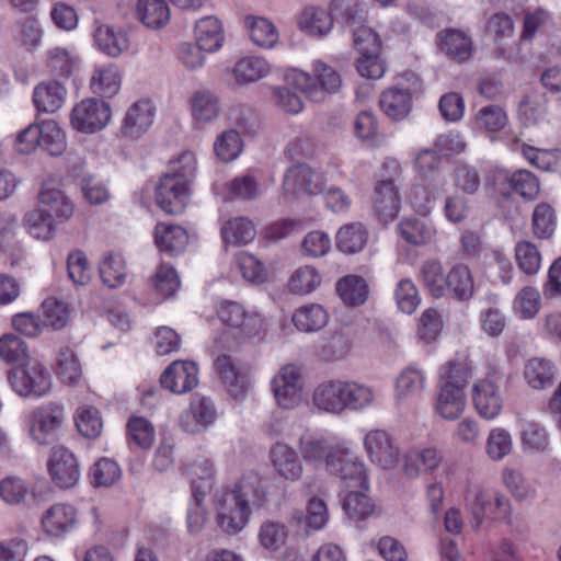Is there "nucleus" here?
Here are the masks:
<instances>
[{
	"mask_svg": "<svg viewBox=\"0 0 561 561\" xmlns=\"http://www.w3.org/2000/svg\"><path fill=\"white\" fill-rule=\"evenodd\" d=\"M286 82L309 100L321 102L327 95L339 91L342 79L333 67L317 60L312 66V73L294 69L286 75Z\"/></svg>",
	"mask_w": 561,
	"mask_h": 561,
	"instance_id": "obj_2",
	"label": "nucleus"
},
{
	"mask_svg": "<svg viewBox=\"0 0 561 561\" xmlns=\"http://www.w3.org/2000/svg\"><path fill=\"white\" fill-rule=\"evenodd\" d=\"M472 400L480 416L495 419L503 408V399L496 383L490 379H480L473 383Z\"/></svg>",
	"mask_w": 561,
	"mask_h": 561,
	"instance_id": "obj_25",
	"label": "nucleus"
},
{
	"mask_svg": "<svg viewBox=\"0 0 561 561\" xmlns=\"http://www.w3.org/2000/svg\"><path fill=\"white\" fill-rule=\"evenodd\" d=\"M272 71L271 64L263 57L247 56L240 58L226 75L232 85L244 87L266 78Z\"/></svg>",
	"mask_w": 561,
	"mask_h": 561,
	"instance_id": "obj_20",
	"label": "nucleus"
},
{
	"mask_svg": "<svg viewBox=\"0 0 561 561\" xmlns=\"http://www.w3.org/2000/svg\"><path fill=\"white\" fill-rule=\"evenodd\" d=\"M268 459L276 477L286 482L299 481L305 472L302 458L299 453L286 443H275L268 454Z\"/></svg>",
	"mask_w": 561,
	"mask_h": 561,
	"instance_id": "obj_14",
	"label": "nucleus"
},
{
	"mask_svg": "<svg viewBox=\"0 0 561 561\" xmlns=\"http://www.w3.org/2000/svg\"><path fill=\"white\" fill-rule=\"evenodd\" d=\"M401 198L397 185L390 179L377 181L374 187L373 209L385 224L393 221L400 211Z\"/></svg>",
	"mask_w": 561,
	"mask_h": 561,
	"instance_id": "obj_19",
	"label": "nucleus"
},
{
	"mask_svg": "<svg viewBox=\"0 0 561 561\" xmlns=\"http://www.w3.org/2000/svg\"><path fill=\"white\" fill-rule=\"evenodd\" d=\"M513 438L503 427L492 428L485 440V454L491 461H502L513 451Z\"/></svg>",
	"mask_w": 561,
	"mask_h": 561,
	"instance_id": "obj_59",
	"label": "nucleus"
},
{
	"mask_svg": "<svg viewBox=\"0 0 561 561\" xmlns=\"http://www.w3.org/2000/svg\"><path fill=\"white\" fill-rule=\"evenodd\" d=\"M78 522V513L75 506L58 503L45 511L41 518L43 531L49 537H62L71 531Z\"/></svg>",
	"mask_w": 561,
	"mask_h": 561,
	"instance_id": "obj_23",
	"label": "nucleus"
},
{
	"mask_svg": "<svg viewBox=\"0 0 561 561\" xmlns=\"http://www.w3.org/2000/svg\"><path fill=\"white\" fill-rule=\"evenodd\" d=\"M216 511L217 526L227 535H237L242 531L252 513L244 500H238L227 493L217 500Z\"/></svg>",
	"mask_w": 561,
	"mask_h": 561,
	"instance_id": "obj_13",
	"label": "nucleus"
},
{
	"mask_svg": "<svg viewBox=\"0 0 561 561\" xmlns=\"http://www.w3.org/2000/svg\"><path fill=\"white\" fill-rule=\"evenodd\" d=\"M214 474V465L209 459L198 458L190 466L191 484L195 497H204L210 490Z\"/></svg>",
	"mask_w": 561,
	"mask_h": 561,
	"instance_id": "obj_61",
	"label": "nucleus"
},
{
	"mask_svg": "<svg viewBox=\"0 0 561 561\" xmlns=\"http://www.w3.org/2000/svg\"><path fill=\"white\" fill-rule=\"evenodd\" d=\"M465 501L467 508L474 518L477 528L481 525L484 517L503 519L511 513V503L505 495L480 485H470L467 489Z\"/></svg>",
	"mask_w": 561,
	"mask_h": 561,
	"instance_id": "obj_3",
	"label": "nucleus"
},
{
	"mask_svg": "<svg viewBox=\"0 0 561 561\" xmlns=\"http://www.w3.org/2000/svg\"><path fill=\"white\" fill-rule=\"evenodd\" d=\"M56 374L67 385H76L81 379V364L71 348H60L57 356Z\"/></svg>",
	"mask_w": 561,
	"mask_h": 561,
	"instance_id": "obj_60",
	"label": "nucleus"
},
{
	"mask_svg": "<svg viewBox=\"0 0 561 561\" xmlns=\"http://www.w3.org/2000/svg\"><path fill=\"white\" fill-rule=\"evenodd\" d=\"M136 18L150 30H160L170 21V8L165 0H138Z\"/></svg>",
	"mask_w": 561,
	"mask_h": 561,
	"instance_id": "obj_39",
	"label": "nucleus"
},
{
	"mask_svg": "<svg viewBox=\"0 0 561 561\" xmlns=\"http://www.w3.org/2000/svg\"><path fill=\"white\" fill-rule=\"evenodd\" d=\"M215 367L230 396L236 399L244 398L251 386L249 373L236 366L228 355L217 356Z\"/></svg>",
	"mask_w": 561,
	"mask_h": 561,
	"instance_id": "obj_26",
	"label": "nucleus"
},
{
	"mask_svg": "<svg viewBox=\"0 0 561 561\" xmlns=\"http://www.w3.org/2000/svg\"><path fill=\"white\" fill-rule=\"evenodd\" d=\"M41 147L51 156H60L67 148L66 134L54 119L42 122Z\"/></svg>",
	"mask_w": 561,
	"mask_h": 561,
	"instance_id": "obj_63",
	"label": "nucleus"
},
{
	"mask_svg": "<svg viewBox=\"0 0 561 561\" xmlns=\"http://www.w3.org/2000/svg\"><path fill=\"white\" fill-rule=\"evenodd\" d=\"M149 283L154 293L161 299L173 296L181 286L178 272L172 265L167 263L158 265L154 274L150 277Z\"/></svg>",
	"mask_w": 561,
	"mask_h": 561,
	"instance_id": "obj_53",
	"label": "nucleus"
},
{
	"mask_svg": "<svg viewBox=\"0 0 561 561\" xmlns=\"http://www.w3.org/2000/svg\"><path fill=\"white\" fill-rule=\"evenodd\" d=\"M520 444L524 450L542 453L548 449L549 438L546 428L538 422L519 419L518 422Z\"/></svg>",
	"mask_w": 561,
	"mask_h": 561,
	"instance_id": "obj_45",
	"label": "nucleus"
},
{
	"mask_svg": "<svg viewBox=\"0 0 561 561\" xmlns=\"http://www.w3.org/2000/svg\"><path fill=\"white\" fill-rule=\"evenodd\" d=\"M24 224L32 237L48 241L54 238L60 222L37 207L25 214Z\"/></svg>",
	"mask_w": 561,
	"mask_h": 561,
	"instance_id": "obj_49",
	"label": "nucleus"
},
{
	"mask_svg": "<svg viewBox=\"0 0 561 561\" xmlns=\"http://www.w3.org/2000/svg\"><path fill=\"white\" fill-rule=\"evenodd\" d=\"M191 197L190 184L175 174H164L156 186V202L169 215L184 211Z\"/></svg>",
	"mask_w": 561,
	"mask_h": 561,
	"instance_id": "obj_11",
	"label": "nucleus"
},
{
	"mask_svg": "<svg viewBox=\"0 0 561 561\" xmlns=\"http://www.w3.org/2000/svg\"><path fill=\"white\" fill-rule=\"evenodd\" d=\"M524 378L533 389L547 388L552 385L556 378V367L549 359L530 358L525 364Z\"/></svg>",
	"mask_w": 561,
	"mask_h": 561,
	"instance_id": "obj_47",
	"label": "nucleus"
},
{
	"mask_svg": "<svg viewBox=\"0 0 561 561\" xmlns=\"http://www.w3.org/2000/svg\"><path fill=\"white\" fill-rule=\"evenodd\" d=\"M218 316L224 324L234 331L238 340L253 337L265 330V320L259 312L247 310L236 301L222 302Z\"/></svg>",
	"mask_w": 561,
	"mask_h": 561,
	"instance_id": "obj_7",
	"label": "nucleus"
},
{
	"mask_svg": "<svg viewBox=\"0 0 561 561\" xmlns=\"http://www.w3.org/2000/svg\"><path fill=\"white\" fill-rule=\"evenodd\" d=\"M48 472L53 482L61 488L75 486L80 478V468L75 454L65 446H55L48 460Z\"/></svg>",
	"mask_w": 561,
	"mask_h": 561,
	"instance_id": "obj_15",
	"label": "nucleus"
},
{
	"mask_svg": "<svg viewBox=\"0 0 561 561\" xmlns=\"http://www.w3.org/2000/svg\"><path fill=\"white\" fill-rule=\"evenodd\" d=\"M191 115L197 124L215 121L221 112L220 98L209 90H198L190 99Z\"/></svg>",
	"mask_w": 561,
	"mask_h": 561,
	"instance_id": "obj_35",
	"label": "nucleus"
},
{
	"mask_svg": "<svg viewBox=\"0 0 561 561\" xmlns=\"http://www.w3.org/2000/svg\"><path fill=\"white\" fill-rule=\"evenodd\" d=\"M299 27L311 36H327L333 27L332 12L319 7H308L298 19Z\"/></svg>",
	"mask_w": 561,
	"mask_h": 561,
	"instance_id": "obj_42",
	"label": "nucleus"
},
{
	"mask_svg": "<svg viewBox=\"0 0 561 561\" xmlns=\"http://www.w3.org/2000/svg\"><path fill=\"white\" fill-rule=\"evenodd\" d=\"M245 25L252 42L263 48H272L278 41L276 26L266 18L248 16Z\"/></svg>",
	"mask_w": 561,
	"mask_h": 561,
	"instance_id": "obj_54",
	"label": "nucleus"
},
{
	"mask_svg": "<svg viewBox=\"0 0 561 561\" xmlns=\"http://www.w3.org/2000/svg\"><path fill=\"white\" fill-rule=\"evenodd\" d=\"M437 41L439 49L458 62H465L472 56V41L460 30H444L437 34Z\"/></svg>",
	"mask_w": 561,
	"mask_h": 561,
	"instance_id": "obj_32",
	"label": "nucleus"
},
{
	"mask_svg": "<svg viewBox=\"0 0 561 561\" xmlns=\"http://www.w3.org/2000/svg\"><path fill=\"white\" fill-rule=\"evenodd\" d=\"M92 36L96 49L111 58L122 56L130 46L129 36L122 27L99 24Z\"/></svg>",
	"mask_w": 561,
	"mask_h": 561,
	"instance_id": "obj_28",
	"label": "nucleus"
},
{
	"mask_svg": "<svg viewBox=\"0 0 561 561\" xmlns=\"http://www.w3.org/2000/svg\"><path fill=\"white\" fill-rule=\"evenodd\" d=\"M312 407L320 413L344 414L343 380L331 379L320 382L311 394Z\"/></svg>",
	"mask_w": 561,
	"mask_h": 561,
	"instance_id": "obj_21",
	"label": "nucleus"
},
{
	"mask_svg": "<svg viewBox=\"0 0 561 561\" xmlns=\"http://www.w3.org/2000/svg\"><path fill=\"white\" fill-rule=\"evenodd\" d=\"M426 388V374L416 365H409L396 379L394 401L398 405L408 404L421 398Z\"/></svg>",
	"mask_w": 561,
	"mask_h": 561,
	"instance_id": "obj_22",
	"label": "nucleus"
},
{
	"mask_svg": "<svg viewBox=\"0 0 561 561\" xmlns=\"http://www.w3.org/2000/svg\"><path fill=\"white\" fill-rule=\"evenodd\" d=\"M163 388L175 394H183L198 385V368L191 360H174L160 376Z\"/></svg>",
	"mask_w": 561,
	"mask_h": 561,
	"instance_id": "obj_17",
	"label": "nucleus"
},
{
	"mask_svg": "<svg viewBox=\"0 0 561 561\" xmlns=\"http://www.w3.org/2000/svg\"><path fill=\"white\" fill-rule=\"evenodd\" d=\"M9 382L20 396L42 397L51 388V376L39 360L31 358L25 362L23 368L15 369L9 375Z\"/></svg>",
	"mask_w": 561,
	"mask_h": 561,
	"instance_id": "obj_6",
	"label": "nucleus"
},
{
	"mask_svg": "<svg viewBox=\"0 0 561 561\" xmlns=\"http://www.w3.org/2000/svg\"><path fill=\"white\" fill-rule=\"evenodd\" d=\"M66 421L65 407L58 402H48L35 409L30 416V436L41 445H47L58 438Z\"/></svg>",
	"mask_w": 561,
	"mask_h": 561,
	"instance_id": "obj_5",
	"label": "nucleus"
},
{
	"mask_svg": "<svg viewBox=\"0 0 561 561\" xmlns=\"http://www.w3.org/2000/svg\"><path fill=\"white\" fill-rule=\"evenodd\" d=\"M331 472L340 476L341 483L345 488V491L358 489L368 490L369 488L365 463L356 457H352L347 447L346 454L343 455L342 459L337 460L336 471Z\"/></svg>",
	"mask_w": 561,
	"mask_h": 561,
	"instance_id": "obj_30",
	"label": "nucleus"
},
{
	"mask_svg": "<svg viewBox=\"0 0 561 561\" xmlns=\"http://www.w3.org/2000/svg\"><path fill=\"white\" fill-rule=\"evenodd\" d=\"M301 377V368L293 364L283 366L273 377L272 391L282 409L291 410L302 402Z\"/></svg>",
	"mask_w": 561,
	"mask_h": 561,
	"instance_id": "obj_10",
	"label": "nucleus"
},
{
	"mask_svg": "<svg viewBox=\"0 0 561 561\" xmlns=\"http://www.w3.org/2000/svg\"><path fill=\"white\" fill-rule=\"evenodd\" d=\"M216 420V410L213 401L203 396H194L190 408L182 414L181 427L191 434L199 433L211 425Z\"/></svg>",
	"mask_w": 561,
	"mask_h": 561,
	"instance_id": "obj_24",
	"label": "nucleus"
},
{
	"mask_svg": "<svg viewBox=\"0 0 561 561\" xmlns=\"http://www.w3.org/2000/svg\"><path fill=\"white\" fill-rule=\"evenodd\" d=\"M187 241V233L180 226L163 222L156 226L154 242L160 251L168 252L171 255L181 253L185 249Z\"/></svg>",
	"mask_w": 561,
	"mask_h": 561,
	"instance_id": "obj_43",
	"label": "nucleus"
},
{
	"mask_svg": "<svg viewBox=\"0 0 561 561\" xmlns=\"http://www.w3.org/2000/svg\"><path fill=\"white\" fill-rule=\"evenodd\" d=\"M379 104L389 118L401 121L411 110L412 96L409 90L390 88L382 92Z\"/></svg>",
	"mask_w": 561,
	"mask_h": 561,
	"instance_id": "obj_44",
	"label": "nucleus"
},
{
	"mask_svg": "<svg viewBox=\"0 0 561 561\" xmlns=\"http://www.w3.org/2000/svg\"><path fill=\"white\" fill-rule=\"evenodd\" d=\"M541 308L539 290L533 286L523 287L513 300V312L519 319L530 320L536 318Z\"/></svg>",
	"mask_w": 561,
	"mask_h": 561,
	"instance_id": "obj_58",
	"label": "nucleus"
},
{
	"mask_svg": "<svg viewBox=\"0 0 561 561\" xmlns=\"http://www.w3.org/2000/svg\"><path fill=\"white\" fill-rule=\"evenodd\" d=\"M220 233L226 244L242 245L251 242L256 234L254 225L244 217H237L226 221Z\"/></svg>",
	"mask_w": 561,
	"mask_h": 561,
	"instance_id": "obj_51",
	"label": "nucleus"
},
{
	"mask_svg": "<svg viewBox=\"0 0 561 561\" xmlns=\"http://www.w3.org/2000/svg\"><path fill=\"white\" fill-rule=\"evenodd\" d=\"M336 291L345 305L355 307L366 302L369 288L363 277L347 275L337 282Z\"/></svg>",
	"mask_w": 561,
	"mask_h": 561,
	"instance_id": "obj_48",
	"label": "nucleus"
},
{
	"mask_svg": "<svg viewBox=\"0 0 561 561\" xmlns=\"http://www.w3.org/2000/svg\"><path fill=\"white\" fill-rule=\"evenodd\" d=\"M294 325L301 332L311 333L324 329L329 323V312L316 302L300 306L291 317Z\"/></svg>",
	"mask_w": 561,
	"mask_h": 561,
	"instance_id": "obj_37",
	"label": "nucleus"
},
{
	"mask_svg": "<svg viewBox=\"0 0 561 561\" xmlns=\"http://www.w3.org/2000/svg\"><path fill=\"white\" fill-rule=\"evenodd\" d=\"M321 284L320 272L312 265H302L290 274L287 288L293 295L306 296L314 293Z\"/></svg>",
	"mask_w": 561,
	"mask_h": 561,
	"instance_id": "obj_46",
	"label": "nucleus"
},
{
	"mask_svg": "<svg viewBox=\"0 0 561 561\" xmlns=\"http://www.w3.org/2000/svg\"><path fill=\"white\" fill-rule=\"evenodd\" d=\"M344 413L360 412L374 407L378 401V391L364 382L343 380Z\"/></svg>",
	"mask_w": 561,
	"mask_h": 561,
	"instance_id": "obj_31",
	"label": "nucleus"
},
{
	"mask_svg": "<svg viewBox=\"0 0 561 561\" xmlns=\"http://www.w3.org/2000/svg\"><path fill=\"white\" fill-rule=\"evenodd\" d=\"M47 65L59 77L68 78L80 62L79 56L73 49L56 46L47 51Z\"/></svg>",
	"mask_w": 561,
	"mask_h": 561,
	"instance_id": "obj_57",
	"label": "nucleus"
},
{
	"mask_svg": "<svg viewBox=\"0 0 561 561\" xmlns=\"http://www.w3.org/2000/svg\"><path fill=\"white\" fill-rule=\"evenodd\" d=\"M112 117L111 106L98 99H84L77 103L70 114V123L75 129L93 134L103 129Z\"/></svg>",
	"mask_w": 561,
	"mask_h": 561,
	"instance_id": "obj_9",
	"label": "nucleus"
},
{
	"mask_svg": "<svg viewBox=\"0 0 561 561\" xmlns=\"http://www.w3.org/2000/svg\"><path fill=\"white\" fill-rule=\"evenodd\" d=\"M367 490H350L343 500V510L346 516L354 520L360 522L371 516L374 513V503L366 494Z\"/></svg>",
	"mask_w": 561,
	"mask_h": 561,
	"instance_id": "obj_56",
	"label": "nucleus"
},
{
	"mask_svg": "<svg viewBox=\"0 0 561 561\" xmlns=\"http://www.w3.org/2000/svg\"><path fill=\"white\" fill-rule=\"evenodd\" d=\"M425 289L434 298L448 297L458 302L470 301L476 294L474 276L468 265L457 263L445 273L437 260L424 262L420 271Z\"/></svg>",
	"mask_w": 561,
	"mask_h": 561,
	"instance_id": "obj_1",
	"label": "nucleus"
},
{
	"mask_svg": "<svg viewBox=\"0 0 561 561\" xmlns=\"http://www.w3.org/2000/svg\"><path fill=\"white\" fill-rule=\"evenodd\" d=\"M122 85V73L116 65H100L93 69L90 88L101 96L112 98L116 95Z\"/></svg>",
	"mask_w": 561,
	"mask_h": 561,
	"instance_id": "obj_38",
	"label": "nucleus"
},
{
	"mask_svg": "<svg viewBox=\"0 0 561 561\" xmlns=\"http://www.w3.org/2000/svg\"><path fill=\"white\" fill-rule=\"evenodd\" d=\"M284 195L295 199L317 195L323 191L322 176L305 163L290 167L283 180Z\"/></svg>",
	"mask_w": 561,
	"mask_h": 561,
	"instance_id": "obj_12",
	"label": "nucleus"
},
{
	"mask_svg": "<svg viewBox=\"0 0 561 561\" xmlns=\"http://www.w3.org/2000/svg\"><path fill=\"white\" fill-rule=\"evenodd\" d=\"M330 10L333 22L348 31L367 22V9L362 0H332Z\"/></svg>",
	"mask_w": 561,
	"mask_h": 561,
	"instance_id": "obj_36",
	"label": "nucleus"
},
{
	"mask_svg": "<svg viewBox=\"0 0 561 561\" xmlns=\"http://www.w3.org/2000/svg\"><path fill=\"white\" fill-rule=\"evenodd\" d=\"M467 405L466 392L459 386L439 385L434 402V412L445 421L458 420Z\"/></svg>",
	"mask_w": 561,
	"mask_h": 561,
	"instance_id": "obj_27",
	"label": "nucleus"
},
{
	"mask_svg": "<svg viewBox=\"0 0 561 561\" xmlns=\"http://www.w3.org/2000/svg\"><path fill=\"white\" fill-rule=\"evenodd\" d=\"M37 207L60 224L68 221L75 213L72 201L54 181H46L42 184Z\"/></svg>",
	"mask_w": 561,
	"mask_h": 561,
	"instance_id": "obj_16",
	"label": "nucleus"
},
{
	"mask_svg": "<svg viewBox=\"0 0 561 561\" xmlns=\"http://www.w3.org/2000/svg\"><path fill=\"white\" fill-rule=\"evenodd\" d=\"M238 500H244L245 505L251 508L255 504H261L265 497L262 488V480L256 472L244 474L230 492H226Z\"/></svg>",
	"mask_w": 561,
	"mask_h": 561,
	"instance_id": "obj_50",
	"label": "nucleus"
},
{
	"mask_svg": "<svg viewBox=\"0 0 561 561\" xmlns=\"http://www.w3.org/2000/svg\"><path fill=\"white\" fill-rule=\"evenodd\" d=\"M472 362L466 352L457 353L439 368V385L459 386L465 390L472 377Z\"/></svg>",
	"mask_w": 561,
	"mask_h": 561,
	"instance_id": "obj_34",
	"label": "nucleus"
},
{
	"mask_svg": "<svg viewBox=\"0 0 561 561\" xmlns=\"http://www.w3.org/2000/svg\"><path fill=\"white\" fill-rule=\"evenodd\" d=\"M195 39L206 53L218 50L225 39L221 22L211 15L198 20L195 24Z\"/></svg>",
	"mask_w": 561,
	"mask_h": 561,
	"instance_id": "obj_41",
	"label": "nucleus"
},
{
	"mask_svg": "<svg viewBox=\"0 0 561 561\" xmlns=\"http://www.w3.org/2000/svg\"><path fill=\"white\" fill-rule=\"evenodd\" d=\"M79 433L90 439L98 438L103 431V421L100 411L89 404L80 405L73 415Z\"/></svg>",
	"mask_w": 561,
	"mask_h": 561,
	"instance_id": "obj_55",
	"label": "nucleus"
},
{
	"mask_svg": "<svg viewBox=\"0 0 561 561\" xmlns=\"http://www.w3.org/2000/svg\"><path fill=\"white\" fill-rule=\"evenodd\" d=\"M99 274L104 286L112 289L122 287L128 277L123 255L114 252L105 253L99 263Z\"/></svg>",
	"mask_w": 561,
	"mask_h": 561,
	"instance_id": "obj_40",
	"label": "nucleus"
},
{
	"mask_svg": "<svg viewBox=\"0 0 561 561\" xmlns=\"http://www.w3.org/2000/svg\"><path fill=\"white\" fill-rule=\"evenodd\" d=\"M368 232L359 222L341 227L336 233V247L346 254L360 252L367 243Z\"/></svg>",
	"mask_w": 561,
	"mask_h": 561,
	"instance_id": "obj_52",
	"label": "nucleus"
},
{
	"mask_svg": "<svg viewBox=\"0 0 561 561\" xmlns=\"http://www.w3.org/2000/svg\"><path fill=\"white\" fill-rule=\"evenodd\" d=\"M519 118L524 125H537L547 116V101L545 95L533 93L524 98L519 104Z\"/></svg>",
	"mask_w": 561,
	"mask_h": 561,
	"instance_id": "obj_64",
	"label": "nucleus"
},
{
	"mask_svg": "<svg viewBox=\"0 0 561 561\" xmlns=\"http://www.w3.org/2000/svg\"><path fill=\"white\" fill-rule=\"evenodd\" d=\"M363 445L369 461L383 470H393L402 459L401 450L396 439L383 430H370Z\"/></svg>",
	"mask_w": 561,
	"mask_h": 561,
	"instance_id": "obj_8",
	"label": "nucleus"
},
{
	"mask_svg": "<svg viewBox=\"0 0 561 561\" xmlns=\"http://www.w3.org/2000/svg\"><path fill=\"white\" fill-rule=\"evenodd\" d=\"M66 98V88L56 80L43 81L33 91L34 105L43 113H56L64 105Z\"/></svg>",
	"mask_w": 561,
	"mask_h": 561,
	"instance_id": "obj_33",
	"label": "nucleus"
},
{
	"mask_svg": "<svg viewBox=\"0 0 561 561\" xmlns=\"http://www.w3.org/2000/svg\"><path fill=\"white\" fill-rule=\"evenodd\" d=\"M443 459L442 450L435 446L412 448L402 456L401 472L409 479L417 478L421 471L433 473Z\"/></svg>",
	"mask_w": 561,
	"mask_h": 561,
	"instance_id": "obj_18",
	"label": "nucleus"
},
{
	"mask_svg": "<svg viewBox=\"0 0 561 561\" xmlns=\"http://www.w3.org/2000/svg\"><path fill=\"white\" fill-rule=\"evenodd\" d=\"M156 107L150 100H140L131 104L125 114L121 131L126 137L138 138L153 123Z\"/></svg>",
	"mask_w": 561,
	"mask_h": 561,
	"instance_id": "obj_29",
	"label": "nucleus"
},
{
	"mask_svg": "<svg viewBox=\"0 0 561 561\" xmlns=\"http://www.w3.org/2000/svg\"><path fill=\"white\" fill-rule=\"evenodd\" d=\"M287 537V527L274 520L264 522L257 533L261 547L271 552L280 550L285 546Z\"/></svg>",
	"mask_w": 561,
	"mask_h": 561,
	"instance_id": "obj_62",
	"label": "nucleus"
},
{
	"mask_svg": "<svg viewBox=\"0 0 561 561\" xmlns=\"http://www.w3.org/2000/svg\"><path fill=\"white\" fill-rule=\"evenodd\" d=\"M301 458L314 467L324 465L329 471H336L337 460L346 454L344 444H333L323 435L306 432L298 439Z\"/></svg>",
	"mask_w": 561,
	"mask_h": 561,
	"instance_id": "obj_4",
	"label": "nucleus"
}]
</instances>
